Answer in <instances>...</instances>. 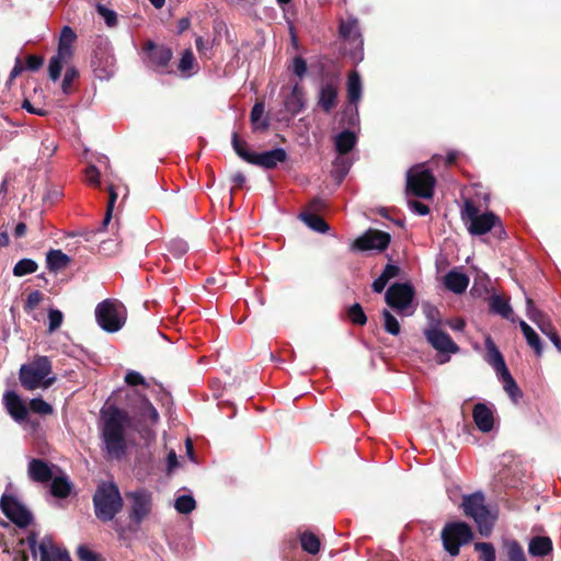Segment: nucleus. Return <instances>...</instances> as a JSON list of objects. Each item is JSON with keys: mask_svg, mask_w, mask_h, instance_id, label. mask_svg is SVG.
Wrapping results in <instances>:
<instances>
[{"mask_svg": "<svg viewBox=\"0 0 561 561\" xmlns=\"http://www.w3.org/2000/svg\"><path fill=\"white\" fill-rule=\"evenodd\" d=\"M362 98V80L356 71H352L347 79V100L351 104H357Z\"/></svg>", "mask_w": 561, "mask_h": 561, "instance_id": "34", "label": "nucleus"}, {"mask_svg": "<svg viewBox=\"0 0 561 561\" xmlns=\"http://www.w3.org/2000/svg\"><path fill=\"white\" fill-rule=\"evenodd\" d=\"M436 179L427 169L421 165L411 168L407 173V192L416 197L432 198Z\"/></svg>", "mask_w": 561, "mask_h": 561, "instance_id": "7", "label": "nucleus"}, {"mask_svg": "<svg viewBox=\"0 0 561 561\" xmlns=\"http://www.w3.org/2000/svg\"><path fill=\"white\" fill-rule=\"evenodd\" d=\"M291 70L297 77L302 78L307 72V61L301 56H296L293 59Z\"/></svg>", "mask_w": 561, "mask_h": 561, "instance_id": "56", "label": "nucleus"}, {"mask_svg": "<svg viewBox=\"0 0 561 561\" xmlns=\"http://www.w3.org/2000/svg\"><path fill=\"white\" fill-rule=\"evenodd\" d=\"M552 551V541L546 536H535L530 539L528 552L533 557H546Z\"/></svg>", "mask_w": 561, "mask_h": 561, "instance_id": "28", "label": "nucleus"}, {"mask_svg": "<svg viewBox=\"0 0 561 561\" xmlns=\"http://www.w3.org/2000/svg\"><path fill=\"white\" fill-rule=\"evenodd\" d=\"M94 514L98 519L107 523L123 510L124 501L114 482H101L93 494Z\"/></svg>", "mask_w": 561, "mask_h": 561, "instance_id": "2", "label": "nucleus"}, {"mask_svg": "<svg viewBox=\"0 0 561 561\" xmlns=\"http://www.w3.org/2000/svg\"><path fill=\"white\" fill-rule=\"evenodd\" d=\"M51 370V362L48 356H35L30 364H24L20 368L21 386L28 391L38 388L47 389L56 382V377L49 376Z\"/></svg>", "mask_w": 561, "mask_h": 561, "instance_id": "3", "label": "nucleus"}, {"mask_svg": "<svg viewBox=\"0 0 561 561\" xmlns=\"http://www.w3.org/2000/svg\"><path fill=\"white\" fill-rule=\"evenodd\" d=\"M485 346H486V360L488 363L494 368V370L497 373L504 370L507 368L505 364L504 356L499 351L495 343L492 341V339L489 336L485 340Z\"/></svg>", "mask_w": 561, "mask_h": 561, "instance_id": "25", "label": "nucleus"}, {"mask_svg": "<svg viewBox=\"0 0 561 561\" xmlns=\"http://www.w3.org/2000/svg\"><path fill=\"white\" fill-rule=\"evenodd\" d=\"M400 272L401 270L399 266L394 264H387L383 271L381 272V275L388 280H390L391 278L399 276Z\"/></svg>", "mask_w": 561, "mask_h": 561, "instance_id": "63", "label": "nucleus"}, {"mask_svg": "<svg viewBox=\"0 0 561 561\" xmlns=\"http://www.w3.org/2000/svg\"><path fill=\"white\" fill-rule=\"evenodd\" d=\"M44 65V58L39 55H27L25 58V64L22 62L20 58L15 59V64L13 69L10 72L9 79L5 83V87H10L12 81L21 75L24 70L37 71Z\"/></svg>", "mask_w": 561, "mask_h": 561, "instance_id": "19", "label": "nucleus"}, {"mask_svg": "<svg viewBox=\"0 0 561 561\" xmlns=\"http://www.w3.org/2000/svg\"><path fill=\"white\" fill-rule=\"evenodd\" d=\"M71 58L61 56L60 54H56L53 56L49 60L48 65V76L50 80L56 81L59 79L61 71H62V64L67 62Z\"/></svg>", "mask_w": 561, "mask_h": 561, "instance_id": "40", "label": "nucleus"}, {"mask_svg": "<svg viewBox=\"0 0 561 561\" xmlns=\"http://www.w3.org/2000/svg\"><path fill=\"white\" fill-rule=\"evenodd\" d=\"M490 309L492 312L500 314L504 319H510L513 314V309L508 299L497 295L491 297Z\"/></svg>", "mask_w": 561, "mask_h": 561, "instance_id": "36", "label": "nucleus"}, {"mask_svg": "<svg viewBox=\"0 0 561 561\" xmlns=\"http://www.w3.org/2000/svg\"><path fill=\"white\" fill-rule=\"evenodd\" d=\"M526 314L538 329L550 339L558 352L561 353V337L559 336L550 317L539 310L531 298L526 299Z\"/></svg>", "mask_w": 561, "mask_h": 561, "instance_id": "11", "label": "nucleus"}, {"mask_svg": "<svg viewBox=\"0 0 561 561\" xmlns=\"http://www.w3.org/2000/svg\"><path fill=\"white\" fill-rule=\"evenodd\" d=\"M346 316L348 320L355 325L363 327L367 323V316L358 302H355L346 309Z\"/></svg>", "mask_w": 561, "mask_h": 561, "instance_id": "41", "label": "nucleus"}, {"mask_svg": "<svg viewBox=\"0 0 561 561\" xmlns=\"http://www.w3.org/2000/svg\"><path fill=\"white\" fill-rule=\"evenodd\" d=\"M96 12L104 18L107 26L113 27L117 24V14L113 10H110L105 5L99 3L96 5Z\"/></svg>", "mask_w": 561, "mask_h": 561, "instance_id": "51", "label": "nucleus"}, {"mask_svg": "<svg viewBox=\"0 0 561 561\" xmlns=\"http://www.w3.org/2000/svg\"><path fill=\"white\" fill-rule=\"evenodd\" d=\"M357 141L356 135L351 130L341 131L335 138V149L340 154H347Z\"/></svg>", "mask_w": 561, "mask_h": 561, "instance_id": "31", "label": "nucleus"}, {"mask_svg": "<svg viewBox=\"0 0 561 561\" xmlns=\"http://www.w3.org/2000/svg\"><path fill=\"white\" fill-rule=\"evenodd\" d=\"M95 318L99 325L106 332L114 333L122 329L125 320L119 317L114 302L106 299L95 308Z\"/></svg>", "mask_w": 561, "mask_h": 561, "instance_id": "14", "label": "nucleus"}, {"mask_svg": "<svg viewBox=\"0 0 561 561\" xmlns=\"http://www.w3.org/2000/svg\"><path fill=\"white\" fill-rule=\"evenodd\" d=\"M502 546L508 561H527L524 549L516 539L504 538Z\"/></svg>", "mask_w": 561, "mask_h": 561, "instance_id": "33", "label": "nucleus"}, {"mask_svg": "<svg viewBox=\"0 0 561 561\" xmlns=\"http://www.w3.org/2000/svg\"><path fill=\"white\" fill-rule=\"evenodd\" d=\"M141 415L149 419L153 424L159 421V413L157 409L147 398L141 402Z\"/></svg>", "mask_w": 561, "mask_h": 561, "instance_id": "50", "label": "nucleus"}, {"mask_svg": "<svg viewBox=\"0 0 561 561\" xmlns=\"http://www.w3.org/2000/svg\"><path fill=\"white\" fill-rule=\"evenodd\" d=\"M300 543L302 549L310 554H317L320 551V539L312 533H304L300 536Z\"/></svg>", "mask_w": 561, "mask_h": 561, "instance_id": "39", "label": "nucleus"}, {"mask_svg": "<svg viewBox=\"0 0 561 561\" xmlns=\"http://www.w3.org/2000/svg\"><path fill=\"white\" fill-rule=\"evenodd\" d=\"M77 556L80 561H102L101 556L87 546H79L77 549Z\"/></svg>", "mask_w": 561, "mask_h": 561, "instance_id": "53", "label": "nucleus"}, {"mask_svg": "<svg viewBox=\"0 0 561 561\" xmlns=\"http://www.w3.org/2000/svg\"><path fill=\"white\" fill-rule=\"evenodd\" d=\"M27 472L35 482L46 483L53 479V470L43 459H32L28 462Z\"/></svg>", "mask_w": 561, "mask_h": 561, "instance_id": "21", "label": "nucleus"}, {"mask_svg": "<svg viewBox=\"0 0 561 561\" xmlns=\"http://www.w3.org/2000/svg\"><path fill=\"white\" fill-rule=\"evenodd\" d=\"M126 496L130 500L129 519L138 526L151 513L152 494L146 489H138L126 493Z\"/></svg>", "mask_w": 561, "mask_h": 561, "instance_id": "9", "label": "nucleus"}, {"mask_svg": "<svg viewBox=\"0 0 561 561\" xmlns=\"http://www.w3.org/2000/svg\"><path fill=\"white\" fill-rule=\"evenodd\" d=\"M415 290L410 283H393L386 291L385 300L392 309L403 311L410 307Z\"/></svg>", "mask_w": 561, "mask_h": 561, "instance_id": "13", "label": "nucleus"}, {"mask_svg": "<svg viewBox=\"0 0 561 561\" xmlns=\"http://www.w3.org/2000/svg\"><path fill=\"white\" fill-rule=\"evenodd\" d=\"M0 508L8 519L20 528L27 527L33 516L31 512L11 494H3L0 499Z\"/></svg>", "mask_w": 561, "mask_h": 561, "instance_id": "10", "label": "nucleus"}, {"mask_svg": "<svg viewBox=\"0 0 561 561\" xmlns=\"http://www.w3.org/2000/svg\"><path fill=\"white\" fill-rule=\"evenodd\" d=\"M284 106L290 115L295 116L305 106L302 89L296 83L289 95L284 101Z\"/></svg>", "mask_w": 561, "mask_h": 561, "instance_id": "26", "label": "nucleus"}, {"mask_svg": "<svg viewBox=\"0 0 561 561\" xmlns=\"http://www.w3.org/2000/svg\"><path fill=\"white\" fill-rule=\"evenodd\" d=\"M38 268L37 263L32 259H22L13 267V275L22 277L35 273Z\"/></svg>", "mask_w": 561, "mask_h": 561, "instance_id": "42", "label": "nucleus"}, {"mask_svg": "<svg viewBox=\"0 0 561 561\" xmlns=\"http://www.w3.org/2000/svg\"><path fill=\"white\" fill-rule=\"evenodd\" d=\"M2 400L7 412L15 422L22 423L27 420L28 408L16 392L5 391Z\"/></svg>", "mask_w": 561, "mask_h": 561, "instance_id": "17", "label": "nucleus"}, {"mask_svg": "<svg viewBox=\"0 0 561 561\" xmlns=\"http://www.w3.org/2000/svg\"><path fill=\"white\" fill-rule=\"evenodd\" d=\"M423 333L428 344L439 353L456 354L460 350L450 335L440 328H425Z\"/></svg>", "mask_w": 561, "mask_h": 561, "instance_id": "16", "label": "nucleus"}, {"mask_svg": "<svg viewBox=\"0 0 561 561\" xmlns=\"http://www.w3.org/2000/svg\"><path fill=\"white\" fill-rule=\"evenodd\" d=\"M47 268L57 272L66 268L70 263V257L61 250H49L46 254Z\"/></svg>", "mask_w": 561, "mask_h": 561, "instance_id": "30", "label": "nucleus"}, {"mask_svg": "<svg viewBox=\"0 0 561 561\" xmlns=\"http://www.w3.org/2000/svg\"><path fill=\"white\" fill-rule=\"evenodd\" d=\"M264 114V103L263 102H256L250 113V121L253 125L254 130H266L270 126L268 121L265 118L262 122L261 118Z\"/></svg>", "mask_w": 561, "mask_h": 561, "instance_id": "37", "label": "nucleus"}, {"mask_svg": "<svg viewBox=\"0 0 561 561\" xmlns=\"http://www.w3.org/2000/svg\"><path fill=\"white\" fill-rule=\"evenodd\" d=\"M474 424L482 433H489L494 426L492 410L485 403H477L472 410Z\"/></svg>", "mask_w": 561, "mask_h": 561, "instance_id": "20", "label": "nucleus"}, {"mask_svg": "<svg viewBox=\"0 0 561 561\" xmlns=\"http://www.w3.org/2000/svg\"><path fill=\"white\" fill-rule=\"evenodd\" d=\"M426 318L428 324L426 328L439 329L442 325V318L438 309L436 307H428L426 310Z\"/></svg>", "mask_w": 561, "mask_h": 561, "instance_id": "54", "label": "nucleus"}, {"mask_svg": "<svg viewBox=\"0 0 561 561\" xmlns=\"http://www.w3.org/2000/svg\"><path fill=\"white\" fill-rule=\"evenodd\" d=\"M391 241V236L388 232L378 229H368L365 233L356 238L352 244V251H370L377 250L385 251Z\"/></svg>", "mask_w": 561, "mask_h": 561, "instance_id": "12", "label": "nucleus"}, {"mask_svg": "<svg viewBox=\"0 0 561 561\" xmlns=\"http://www.w3.org/2000/svg\"><path fill=\"white\" fill-rule=\"evenodd\" d=\"M64 316L61 311L51 309L48 313V330L49 332L56 331L62 323Z\"/></svg>", "mask_w": 561, "mask_h": 561, "instance_id": "55", "label": "nucleus"}, {"mask_svg": "<svg viewBox=\"0 0 561 561\" xmlns=\"http://www.w3.org/2000/svg\"><path fill=\"white\" fill-rule=\"evenodd\" d=\"M28 411L38 415H50L54 412V408L42 398H34L28 403Z\"/></svg>", "mask_w": 561, "mask_h": 561, "instance_id": "44", "label": "nucleus"}, {"mask_svg": "<svg viewBox=\"0 0 561 561\" xmlns=\"http://www.w3.org/2000/svg\"><path fill=\"white\" fill-rule=\"evenodd\" d=\"M337 103V88L333 82L324 83L319 92L318 105L325 113H330Z\"/></svg>", "mask_w": 561, "mask_h": 561, "instance_id": "22", "label": "nucleus"}, {"mask_svg": "<svg viewBox=\"0 0 561 561\" xmlns=\"http://www.w3.org/2000/svg\"><path fill=\"white\" fill-rule=\"evenodd\" d=\"M37 537L38 534L35 530L30 531L26 539H21L20 545H24L25 542L28 545L32 556L36 558L37 556Z\"/></svg>", "mask_w": 561, "mask_h": 561, "instance_id": "59", "label": "nucleus"}, {"mask_svg": "<svg viewBox=\"0 0 561 561\" xmlns=\"http://www.w3.org/2000/svg\"><path fill=\"white\" fill-rule=\"evenodd\" d=\"M195 66V57L191 48H187L183 51L182 57L179 61V70L182 73H188Z\"/></svg>", "mask_w": 561, "mask_h": 561, "instance_id": "49", "label": "nucleus"}, {"mask_svg": "<svg viewBox=\"0 0 561 561\" xmlns=\"http://www.w3.org/2000/svg\"><path fill=\"white\" fill-rule=\"evenodd\" d=\"M42 299H43V294L38 290H34V291L30 293L27 296V305L31 308H34L42 301Z\"/></svg>", "mask_w": 561, "mask_h": 561, "instance_id": "64", "label": "nucleus"}, {"mask_svg": "<svg viewBox=\"0 0 561 561\" xmlns=\"http://www.w3.org/2000/svg\"><path fill=\"white\" fill-rule=\"evenodd\" d=\"M77 39V34L70 26H64L59 36L57 53L61 56L72 58V45Z\"/></svg>", "mask_w": 561, "mask_h": 561, "instance_id": "24", "label": "nucleus"}, {"mask_svg": "<svg viewBox=\"0 0 561 561\" xmlns=\"http://www.w3.org/2000/svg\"><path fill=\"white\" fill-rule=\"evenodd\" d=\"M21 106H22V108L26 110L28 113L35 114L38 116H47V114H48V112L46 110L37 108V107L33 106V104L30 102L28 99H24Z\"/></svg>", "mask_w": 561, "mask_h": 561, "instance_id": "62", "label": "nucleus"}, {"mask_svg": "<svg viewBox=\"0 0 561 561\" xmlns=\"http://www.w3.org/2000/svg\"><path fill=\"white\" fill-rule=\"evenodd\" d=\"M72 483L65 476L51 479L50 493L57 499H66L70 495Z\"/></svg>", "mask_w": 561, "mask_h": 561, "instance_id": "35", "label": "nucleus"}, {"mask_svg": "<svg viewBox=\"0 0 561 561\" xmlns=\"http://www.w3.org/2000/svg\"><path fill=\"white\" fill-rule=\"evenodd\" d=\"M175 510L181 514H190L196 507V502L191 495H181L175 500Z\"/></svg>", "mask_w": 561, "mask_h": 561, "instance_id": "47", "label": "nucleus"}, {"mask_svg": "<svg viewBox=\"0 0 561 561\" xmlns=\"http://www.w3.org/2000/svg\"><path fill=\"white\" fill-rule=\"evenodd\" d=\"M497 376L503 383L505 392L510 396L513 402H518V400L523 398V391L519 389L508 368L497 373Z\"/></svg>", "mask_w": 561, "mask_h": 561, "instance_id": "27", "label": "nucleus"}, {"mask_svg": "<svg viewBox=\"0 0 561 561\" xmlns=\"http://www.w3.org/2000/svg\"><path fill=\"white\" fill-rule=\"evenodd\" d=\"M440 537L444 549L451 557H457L460 552V547L472 541L473 531L465 522H450L442 529Z\"/></svg>", "mask_w": 561, "mask_h": 561, "instance_id": "6", "label": "nucleus"}, {"mask_svg": "<svg viewBox=\"0 0 561 561\" xmlns=\"http://www.w3.org/2000/svg\"><path fill=\"white\" fill-rule=\"evenodd\" d=\"M231 144L234 152L245 162L251 163L254 152L247 149V142L242 140L237 131L231 136Z\"/></svg>", "mask_w": 561, "mask_h": 561, "instance_id": "38", "label": "nucleus"}, {"mask_svg": "<svg viewBox=\"0 0 561 561\" xmlns=\"http://www.w3.org/2000/svg\"><path fill=\"white\" fill-rule=\"evenodd\" d=\"M460 216L472 236H482L492 231L499 221V216L492 211L480 214L478 206L471 199L463 202Z\"/></svg>", "mask_w": 561, "mask_h": 561, "instance_id": "5", "label": "nucleus"}, {"mask_svg": "<svg viewBox=\"0 0 561 561\" xmlns=\"http://www.w3.org/2000/svg\"><path fill=\"white\" fill-rule=\"evenodd\" d=\"M383 318V328L387 333L391 335H399L401 332V327L397 318L387 309H383L382 312Z\"/></svg>", "mask_w": 561, "mask_h": 561, "instance_id": "43", "label": "nucleus"}, {"mask_svg": "<svg viewBox=\"0 0 561 561\" xmlns=\"http://www.w3.org/2000/svg\"><path fill=\"white\" fill-rule=\"evenodd\" d=\"M327 208V203L324 199L320 197H313L307 205L305 211H310L312 214H318L323 211Z\"/></svg>", "mask_w": 561, "mask_h": 561, "instance_id": "58", "label": "nucleus"}, {"mask_svg": "<svg viewBox=\"0 0 561 561\" xmlns=\"http://www.w3.org/2000/svg\"><path fill=\"white\" fill-rule=\"evenodd\" d=\"M340 36L347 41L353 48L350 49V56L355 64L364 58V41L359 31V23L356 18L343 20L339 25Z\"/></svg>", "mask_w": 561, "mask_h": 561, "instance_id": "8", "label": "nucleus"}, {"mask_svg": "<svg viewBox=\"0 0 561 561\" xmlns=\"http://www.w3.org/2000/svg\"><path fill=\"white\" fill-rule=\"evenodd\" d=\"M144 50L147 53L148 66L159 73H169L167 69L173 58V51L170 47L163 44H156L148 41L145 44Z\"/></svg>", "mask_w": 561, "mask_h": 561, "instance_id": "15", "label": "nucleus"}, {"mask_svg": "<svg viewBox=\"0 0 561 561\" xmlns=\"http://www.w3.org/2000/svg\"><path fill=\"white\" fill-rule=\"evenodd\" d=\"M125 382L128 386H147V382L141 374L135 370H129L125 376Z\"/></svg>", "mask_w": 561, "mask_h": 561, "instance_id": "57", "label": "nucleus"}, {"mask_svg": "<svg viewBox=\"0 0 561 561\" xmlns=\"http://www.w3.org/2000/svg\"><path fill=\"white\" fill-rule=\"evenodd\" d=\"M36 549L39 551V553H49L55 556L56 550H62L61 548L55 545L51 536H45L38 543Z\"/></svg>", "mask_w": 561, "mask_h": 561, "instance_id": "52", "label": "nucleus"}, {"mask_svg": "<svg viewBox=\"0 0 561 561\" xmlns=\"http://www.w3.org/2000/svg\"><path fill=\"white\" fill-rule=\"evenodd\" d=\"M474 550L480 552L481 561H495V548L491 542H476Z\"/></svg>", "mask_w": 561, "mask_h": 561, "instance_id": "48", "label": "nucleus"}, {"mask_svg": "<svg viewBox=\"0 0 561 561\" xmlns=\"http://www.w3.org/2000/svg\"><path fill=\"white\" fill-rule=\"evenodd\" d=\"M102 438L106 451L115 458H121L127 448L125 428L130 423L128 413L115 405L102 412Z\"/></svg>", "mask_w": 561, "mask_h": 561, "instance_id": "1", "label": "nucleus"}, {"mask_svg": "<svg viewBox=\"0 0 561 561\" xmlns=\"http://www.w3.org/2000/svg\"><path fill=\"white\" fill-rule=\"evenodd\" d=\"M79 78V71L76 67H68L66 69L62 82L61 90L65 94L69 95L73 92L72 83L75 80Z\"/></svg>", "mask_w": 561, "mask_h": 561, "instance_id": "46", "label": "nucleus"}, {"mask_svg": "<svg viewBox=\"0 0 561 561\" xmlns=\"http://www.w3.org/2000/svg\"><path fill=\"white\" fill-rule=\"evenodd\" d=\"M460 507L466 517L476 522L479 533L489 537L495 524L496 515L492 514L486 506L484 494L478 491L463 495Z\"/></svg>", "mask_w": 561, "mask_h": 561, "instance_id": "4", "label": "nucleus"}, {"mask_svg": "<svg viewBox=\"0 0 561 561\" xmlns=\"http://www.w3.org/2000/svg\"><path fill=\"white\" fill-rule=\"evenodd\" d=\"M299 219L302 220L310 229L325 233L330 230L328 222L318 214L310 211H302L299 214Z\"/></svg>", "mask_w": 561, "mask_h": 561, "instance_id": "32", "label": "nucleus"}, {"mask_svg": "<svg viewBox=\"0 0 561 561\" xmlns=\"http://www.w3.org/2000/svg\"><path fill=\"white\" fill-rule=\"evenodd\" d=\"M519 328L526 339L529 347H531L536 356L540 357L543 353V347L539 335L536 331L524 320L519 321Z\"/></svg>", "mask_w": 561, "mask_h": 561, "instance_id": "29", "label": "nucleus"}, {"mask_svg": "<svg viewBox=\"0 0 561 561\" xmlns=\"http://www.w3.org/2000/svg\"><path fill=\"white\" fill-rule=\"evenodd\" d=\"M444 284L448 290L462 294L469 285V277L465 273L451 270L445 275Z\"/></svg>", "mask_w": 561, "mask_h": 561, "instance_id": "23", "label": "nucleus"}, {"mask_svg": "<svg viewBox=\"0 0 561 561\" xmlns=\"http://www.w3.org/2000/svg\"><path fill=\"white\" fill-rule=\"evenodd\" d=\"M85 176L90 184L99 186L100 185V171L95 165H89L85 169Z\"/></svg>", "mask_w": 561, "mask_h": 561, "instance_id": "60", "label": "nucleus"}, {"mask_svg": "<svg viewBox=\"0 0 561 561\" xmlns=\"http://www.w3.org/2000/svg\"><path fill=\"white\" fill-rule=\"evenodd\" d=\"M288 156L285 149L275 148L268 151L253 154L251 164L264 168L266 170L275 169L278 163H283L287 160Z\"/></svg>", "mask_w": 561, "mask_h": 561, "instance_id": "18", "label": "nucleus"}, {"mask_svg": "<svg viewBox=\"0 0 561 561\" xmlns=\"http://www.w3.org/2000/svg\"><path fill=\"white\" fill-rule=\"evenodd\" d=\"M116 199H117V193L115 192L113 186H110L108 187V202H107V206H106V211H105V216H104V219H103V221L101 224V227H100L99 231H104L106 229L107 225L110 224V221L112 219L113 209H114Z\"/></svg>", "mask_w": 561, "mask_h": 561, "instance_id": "45", "label": "nucleus"}, {"mask_svg": "<svg viewBox=\"0 0 561 561\" xmlns=\"http://www.w3.org/2000/svg\"><path fill=\"white\" fill-rule=\"evenodd\" d=\"M409 207L417 215L425 216L430 214V207L422 202L412 199L409 201Z\"/></svg>", "mask_w": 561, "mask_h": 561, "instance_id": "61", "label": "nucleus"}]
</instances>
